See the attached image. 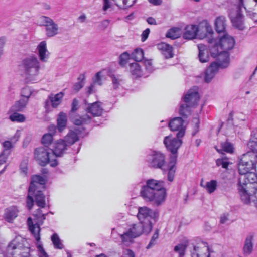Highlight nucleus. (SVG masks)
<instances>
[{
  "label": "nucleus",
  "instance_id": "1",
  "mask_svg": "<svg viewBox=\"0 0 257 257\" xmlns=\"http://www.w3.org/2000/svg\"><path fill=\"white\" fill-rule=\"evenodd\" d=\"M19 67L23 71L27 82L34 83L37 81L40 69V63L36 56L31 55L25 57L21 61Z\"/></svg>",
  "mask_w": 257,
  "mask_h": 257
},
{
  "label": "nucleus",
  "instance_id": "2",
  "mask_svg": "<svg viewBox=\"0 0 257 257\" xmlns=\"http://www.w3.org/2000/svg\"><path fill=\"white\" fill-rule=\"evenodd\" d=\"M199 100L197 88L194 87L190 89L181 102L179 109V114L184 118H187L191 114V108L197 103Z\"/></svg>",
  "mask_w": 257,
  "mask_h": 257
},
{
  "label": "nucleus",
  "instance_id": "3",
  "mask_svg": "<svg viewBox=\"0 0 257 257\" xmlns=\"http://www.w3.org/2000/svg\"><path fill=\"white\" fill-rule=\"evenodd\" d=\"M159 217L157 210H153L147 207H141L138 208L137 217L140 224L145 227L146 233H149L153 228V221L156 222Z\"/></svg>",
  "mask_w": 257,
  "mask_h": 257
},
{
  "label": "nucleus",
  "instance_id": "4",
  "mask_svg": "<svg viewBox=\"0 0 257 257\" xmlns=\"http://www.w3.org/2000/svg\"><path fill=\"white\" fill-rule=\"evenodd\" d=\"M46 183L45 178L40 175H34L32 177L30 185L33 184L35 191L33 195L36 204L40 208H44L46 206L45 196L43 193Z\"/></svg>",
  "mask_w": 257,
  "mask_h": 257
},
{
  "label": "nucleus",
  "instance_id": "5",
  "mask_svg": "<svg viewBox=\"0 0 257 257\" xmlns=\"http://www.w3.org/2000/svg\"><path fill=\"white\" fill-rule=\"evenodd\" d=\"M234 44L235 40L234 38L225 34L220 38L219 43L215 44L211 48V55L214 58H218L220 55L226 53L228 57H229L227 51L232 49ZM228 60L229 61V57H228Z\"/></svg>",
  "mask_w": 257,
  "mask_h": 257
},
{
  "label": "nucleus",
  "instance_id": "6",
  "mask_svg": "<svg viewBox=\"0 0 257 257\" xmlns=\"http://www.w3.org/2000/svg\"><path fill=\"white\" fill-rule=\"evenodd\" d=\"M50 149L44 147L37 148L34 150V158L38 164L41 166H45L50 164L52 167H55L58 163L56 159L53 158V154Z\"/></svg>",
  "mask_w": 257,
  "mask_h": 257
},
{
  "label": "nucleus",
  "instance_id": "7",
  "mask_svg": "<svg viewBox=\"0 0 257 257\" xmlns=\"http://www.w3.org/2000/svg\"><path fill=\"white\" fill-rule=\"evenodd\" d=\"M229 66L228 55L225 53L219 56L216 61L212 62L206 69L204 76V80L209 83L214 78L218 72L219 68H226Z\"/></svg>",
  "mask_w": 257,
  "mask_h": 257
},
{
  "label": "nucleus",
  "instance_id": "8",
  "mask_svg": "<svg viewBox=\"0 0 257 257\" xmlns=\"http://www.w3.org/2000/svg\"><path fill=\"white\" fill-rule=\"evenodd\" d=\"M145 232V227L142 224H133L129 226L127 230L120 235L121 242L125 246H129L134 242V239L140 236Z\"/></svg>",
  "mask_w": 257,
  "mask_h": 257
},
{
  "label": "nucleus",
  "instance_id": "9",
  "mask_svg": "<svg viewBox=\"0 0 257 257\" xmlns=\"http://www.w3.org/2000/svg\"><path fill=\"white\" fill-rule=\"evenodd\" d=\"M257 163V155L254 152H248L241 156L238 163L239 174H245L249 170H254Z\"/></svg>",
  "mask_w": 257,
  "mask_h": 257
},
{
  "label": "nucleus",
  "instance_id": "10",
  "mask_svg": "<svg viewBox=\"0 0 257 257\" xmlns=\"http://www.w3.org/2000/svg\"><path fill=\"white\" fill-rule=\"evenodd\" d=\"M140 196L147 202H152L156 206L161 205L165 201L166 197L161 192H157L144 185L142 186Z\"/></svg>",
  "mask_w": 257,
  "mask_h": 257
},
{
  "label": "nucleus",
  "instance_id": "11",
  "mask_svg": "<svg viewBox=\"0 0 257 257\" xmlns=\"http://www.w3.org/2000/svg\"><path fill=\"white\" fill-rule=\"evenodd\" d=\"M47 214L48 213H42L41 209H38L34 214V216L38 220V222L35 224H33L31 218L29 217L28 218L27 224L29 226V230L38 242H39L41 239L40 234L41 228L40 227V225L38 224V223H40V224H42L43 221L45 219L46 215H47Z\"/></svg>",
  "mask_w": 257,
  "mask_h": 257
},
{
  "label": "nucleus",
  "instance_id": "12",
  "mask_svg": "<svg viewBox=\"0 0 257 257\" xmlns=\"http://www.w3.org/2000/svg\"><path fill=\"white\" fill-rule=\"evenodd\" d=\"M149 165L155 169H163L166 165V156L164 154L158 151H151L147 156Z\"/></svg>",
  "mask_w": 257,
  "mask_h": 257
},
{
  "label": "nucleus",
  "instance_id": "13",
  "mask_svg": "<svg viewBox=\"0 0 257 257\" xmlns=\"http://www.w3.org/2000/svg\"><path fill=\"white\" fill-rule=\"evenodd\" d=\"M242 178H239L238 181V191L240 194V198L242 201L245 204H248L250 203V200L253 199V196L256 198L255 193L257 191V188L247 186L246 183L242 184Z\"/></svg>",
  "mask_w": 257,
  "mask_h": 257
},
{
  "label": "nucleus",
  "instance_id": "14",
  "mask_svg": "<svg viewBox=\"0 0 257 257\" xmlns=\"http://www.w3.org/2000/svg\"><path fill=\"white\" fill-rule=\"evenodd\" d=\"M38 23L40 26L45 27L46 35L47 37H54L58 33V25L50 17L42 16L39 18Z\"/></svg>",
  "mask_w": 257,
  "mask_h": 257
},
{
  "label": "nucleus",
  "instance_id": "15",
  "mask_svg": "<svg viewBox=\"0 0 257 257\" xmlns=\"http://www.w3.org/2000/svg\"><path fill=\"white\" fill-rule=\"evenodd\" d=\"M182 138H175L172 135L166 136L163 140V143L167 150L172 153L170 156H176L177 159L178 150L182 144Z\"/></svg>",
  "mask_w": 257,
  "mask_h": 257
},
{
  "label": "nucleus",
  "instance_id": "16",
  "mask_svg": "<svg viewBox=\"0 0 257 257\" xmlns=\"http://www.w3.org/2000/svg\"><path fill=\"white\" fill-rule=\"evenodd\" d=\"M229 17L232 25L236 29L243 30L245 29L244 16L239 10H232L229 13Z\"/></svg>",
  "mask_w": 257,
  "mask_h": 257
},
{
  "label": "nucleus",
  "instance_id": "17",
  "mask_svg": "<svg viewBox=\"0 0 257 257\" xmlns=\"http://www.w3.org/2000/svg\"><path fill=\"white\" fill-rule=\"evenodd\" d=\"M168 126L171 131L177 132L176 137L183 138L185 135L186 126L184 125V121L180 117H177L171 119L168 123Z\"/></svg>",
  "mask_w": 257,
  "mask_h": 257
},
{
  "label": "nucleus",
  "instance_id": "18",
  "mask_svg": "<svg viewBox=\"0 0 257 257\" xmlns=\"http://www.w3.org/2000/svg\"><path fill=\"white\" fill-rule=\"evenodd\" d=\"M15 240H13L9 247H12L13 251L11 252L13 257H29L30 254V248L24 246L22 244L15 243Z\"/></svg>",
  "mask_w": 257,
  "mask_h": 257
},
{
  "label": "nucleus",
  "instance_id": "19",
  "mask_svg": "<svg viewBox=\"0 0 257 257\" xmlns=\"http://www.w3.org/2000/svg\"><path fill=\"white\" fill-rule=\"evenodd\" d=\"M64 95V94L62 92L56 94L51 93L45 101V108L48 110L50 108V105L53 108H57L61 103Z\"/></svg>",
  "mask_w": 257,
  "mask_h": 257
},
{
  "label": "nucleus",
  "instance_id": "20",
  "mask_svg": "<svg viewBox=\"0 0 257 257\" xmlns=\"http://www.w3.org/2000/svg\"><path fill=\"white\" fill-rule=\"evenodd\" d=\"M145 186L153 189L157 193L161 191L163 195L166 197V190L164 188V182L163 181L153 179H148L146 181V184Z\"/></svg>",
  "mask_w": 257,
  "mask_h": 257
},
{
  "label": "nucleus",
  "instance_id": "21",
  "mask_svg": "<svg viewBox=\"0 0 257 257\" xmlns=\"http://www.w3.org/2000/svg\"><path fill=\"white\" fill-rule=\"evenodd\" d=\"M20 137V133L17 130L15 135L10 138L9 140L5 141L2 144L4 149L3 152L4 154H11V149L14 148L15 144L19 140Z\"/></svg>",
  "mask_w": 257,
  "mask_h": 257
},
{
  "label": "nucleus",
  "instance_id": "22",
  "mask_svg": "<svg viewBox=\"0 0 257 257\" xmlns=\"http://www.w3.org/2000/svg\"><path fill=\"white\" fill-rule=\"evenodd\" d=\"M67 147V144L64 140L60 139L57 141L54 144L53 149H51V152L53 154V158L56 159V157H61L64 154Z\"/></svg>",
  "mask_w": 257,
  "mask_h": 257
},
{
  "label": "nucleus",
  "instance_id": "23",
  "mask_svg": "<svg viewBox=\"0 0 257 257\" xmlns=\"http://www.w3.org/2000/svg\"><path fill=\"white\" fill-rule=\"evenodd\" d=\"M37 50L38 53L39 61L47 62L50 56V52L47 48L46 41H43L41 42L37 46Z\"/></svg>",
  "mask_w": 257,
  "mask_h": 257
},
{
  "label": "nucleus",
  "instance_id": "24",
  "mask_svg": "<svg viewBox=\"0 0 257 257\" xmlns=\"http://www.w3.org/2000/svg\"><path fill=\"white\" fill-rule=\"evenodd\" d=\"M254 235L250 233L246 237L243 247V254L245 256L250 255L253 249V240Z\"/></svg>",
  "mask_w": 257,
  "mask_h": 257
},
{
  "label": "nucleus",
  "instance_id": "25",
  "mask_svg": "<svg viewBox=\"0 0 257 257\" xmlns=\"http://www.w3.org/2000/svg\"><path fill=\"white\" fill-rule=\"evenodd\" d=\"M177 159L176 156H170L168 164L167 179L170 182L174 180L176 170Z\"/></svg>",
  "mask_w": 257,
  "mask_h": 257
},
{
  "label": "nucleus",
  "instance_id": "26",
  "mask_svg": "<svg viewBox=\"0 0 257 257\" xmlns=\"http://www.w3.org/2000/svg\"><path fill=\"white\" fill-rule=\"evenodd\" d=\"M241 176L239 178H242V184L246 183L247 186H251L253 183L257 182V175L252 172V170H249L248 172L245 174H240Z\"/></svg>",
  "mask_w": 257,
  "mask_h": 257
},
{
  "label": "nucleus",
  "instance_id": "27",
  "mask_svg": "<svg viewBox=\"0 0 257 257\" xmlns=\"http://www.w3.org/2000/svg\"><path fill=\"white\" fill-rule=\"evenodd\" d=\"M80 131L78 129H74V130H70L67 135L65 136L63 140L67 144V146L71 145L79 140V134Z\"/></svg>",
  "mask_w": 257,
  "mask_h": 257
},
{
  "label": "nucleus",
  "instance_id": "28",
  "mask_svg": "<svg viewBox=\"0 0 257 257\" xmlns=\"http://www.w3.org/2000/svg\"><path fill=\"white\" fill-rule=\"evenodd\" d=\"M209 248L206 246L202 247L194 246L193 250L191 252V257H209Z\"/></svg>",
  "mask_w": 257,
  "mask_h": 257
},
{
  "label": "nucleus",
  "instance_id": "29",
  "mask_svg": "<svg viewBox=\"0 0 257 257\" xmlns=\"http://www.w3.org/2000/svg\"><path fill=\"white\" fill-rule=\"evenodd\" d=\"M198 31V28L196 25H188L186 27L183 37L185 39H192L195 38Z\"/></svg>",
  "mask_w": 257,
  "mask_h": 257
},
{
  "label": "nucleus",
  "instance_id": "30",
  "mask_svg": "<svg viewBox=\"0 0 257 257\" xmlns=\"http://www.w3.org/2000/svg\"><path fill=\"white\" fill-rule=\"evenodd\" d=\"M158 49L162 51V54L166 59L173 57V48L171 46L165 43H161L157 45Z\"/></svg>",
  "mask_w": 257,
  "mask_h": 257
},
{
  "label": "nucleus",
  "instance_id": "31",
  "mask_svg": "<svg viewBox=\"0 0 257 257\" xmlns=\"http://www.w3.org/2000/svg\"><path fill=\"white\" fill-rule=\"evenodd\" d=\"M199 53L198 58L199 61L201 63H205L208 61L209 56L208 55V51L207 47L202 44H199L197 45Z\"/></svg>",
  "mask_w": 257,
  "mask_h": 257
},
{
  "label": "nucleus",
  "instance_id": "32",
  "mask_svg": "<svg viewBox=\"0 0 257 257\" xmlns=\"http://www.w3.org/2000/svg\"><path fill=\"white\" fill-rule=\"evenodd\" d=\"M101 103L98 102H94L87 108V112L92 114L93 116H100L103 111Z\"/></svg>",
  "mask_w": 257,
  "mask_h": 257
},
{
  "label": "nucleus",
  "instance_id": "33",
  "mask_svg": "<svg viewBox=\"0 0 257 257\" xmlns=\"http://www.w3.org/2000/svg\"><path fill=\"white\" fill-rule=\"evenodd\" d=\"M19 210L16 206H12L5 210V219L8 222L12 221L18 216Z\"/></svg>",
  "mask_w": 257,
  "mask_h": 257
},
{
  "label": "nucleus",
  "instance_id": "34",
  "mask_svg": "<svg viewBox=\"0 0 257 257\" xmlns=\"http://www.w3.org/2000/svg\"><path fill=\"white\" fill-rule=\"evenodd\" d=\"M28 102L27 98H21L15 102V104L11 107L9 111L22 112L26 108Z\"/></svg>",
  "mask_w": 257,
  "mask_h": 257
},
{
  "label": "nucleus",
  "instance_id": "35",
  "mask_svg": "<svg viewBox=\"0 0 257 257\" xmlns=\"http://www.w3.org/2000/svg\"><path fill=\"white\" fill-rule=\"evenodd\" d=\"M215 29L217 33L224 32L226 28V19L223 16L218 17L216 19Z\"/></svg>",
  "mask_w": 257,
  "mask_h": 257
},
{
  "label": "nucleus",
  "instance_id": "36",
  "mask_svg": "<svg viewBox=\"0 0 257 257\" xmlns=\"http://www.w3.org/2000/svg\"><path fill=\"white\" fill-rule=\"evenodd\" d=\"M57 128L59 132H62L64 129L66 127L67 117V114L63 112H61L57 118Z\"/></svg>",
  "mask_w": 257,
  "mask_h": 257
},
{
  "label": "nucleus",
  "instance_id": "37",
  "mask_svg": "<svg viewBox=\"0 0 257 257\" xmlns=\"http://www.w3.org/2000/svg\"><path fill=\"white\" fill-rule=\"evenodd\" d=\"M91 117L87 114L77 116L73 119V123L76 125L87 124L91 122Z\"/></svg>",
  "mask_w": 257,
  "mask_h": 257
},
{
  "label": "nucleus",
  "instance_id": "38",
  "mask_svg": "<svg viewBox=\"0 0 257 257\" xmlns=\"http://www.w3.org/2000/svg\"><path fill=\"white\" fill-rule=\"evenodd\" d=\"M34 188H35L33 184L32 185H30L28 190V194L26 200L27 207L29 210L32 209L34 205V200L33 195L35 194Z\"/></svg>",
  "mask_w": 257,
  "mask_h": 257
},
{
  "label": "nucleus",
  "instance_id": "39",
  "mask_svg": "<svg viewBox=\"0 0 257 257\" xmlns=\"http://www.w3.org/2000/svg\"><path fill=\"white\" fill-rule=\"evenodd\" d=\"M220 149H218L217 146L215 147V148L219 153H222V151L227 153H232L233 151V145L227 141L224 142H221L220 143Z\"/></svg>",
  "mask_w": 257,
  "mask_h": 257
},
{
  "label": "nucleus",
  "instance_id": "40",
  "mask_svg": "<svg viewBox=\"0 0 257 257\" xmlns=\"http://www.w3.org/2000/svg\"><path fill=\"white\" fill-rule=\"evenodd\" d=\"M130 71L131 74L136 77H141L142 75V71L140 65L137 62L130 64Z\"/></svg>",
  "mask_w": 257,
  "mask_h": 257
},
{
  "label": "nucleus",
  "instance_id": "41",
  "mask_svg": "<svg viewBox=\"0 0 257 257\" xmlns=\"http://www.w3.org/2000/svg\"><path fill=\"white\" fill-rule=\"evenodd\" d=\"M12 113L9 115V119L12 122H23L26 120L24 115L18 113V111H9Z\"/></svg>",
  "mask_w": 257,
  "mask_h": 257
},
{
  "label": "nucleus",
  "instance_id": "42",
  "mask_svg": "<svg viewBox=\"0 0 257 257\" xmlns=\"http://www.w3.org/2000/svg\"><path fill=\"white\" fill-rule=\"evenodd\" d=\"M110 77L111 79L112 87L114 89H117L123 81L122 77L120 75L111 74Z\"/></svg>",
  "mask_w": 257,
  "mask_h": 257
},
{
  "label": "nucleus",
  "instance_id": "43",
  "mask_svg": "<svg viewBox=\"0 0 257 257\" xmlns=\"http://www.w3.org/2000/svg\"><path fill=\"white\" fill-rule=\"evenodd\" d=\"M188 245V242L178 244L174 247V250L179 254V257H183Z\"/></svg>",
  "mask_w": 257,
  "mask_h": 257
},
{
  "label": "nucleus",
  "instance_id": "44",
  "mask_svg": "<svg viewBox=\"0 0 257 257\" xmlns=\"http://www.w3.org/2000/svg\"><path fill=\"white\" fill-rule=\"evenodd\" d=\"M51 239L55 248L62 249L64 248V245L57 233H54L51 236Z\"/></svg>",
  "mask_w": 257,
  "mask_h": 257
},
{
  "label": "nucleus",
  "instance_id": "45",
  "mask_svg": "<svg viewBox=\"0 0 257 257\" xmlns=\"http://www.w3.org/2000/svg\"><path fill=\"white\" fill-rule=\"evenodd\" d=\"M137 0H120L122 2V4L120 3L117 2L115 3L116 5L119 7V8L126 10L131 8L137 2Z\"/></svg>",
  "mask_w": 257,
  "mask_h": 257
},
{
  "label": "nucleus",
  "instance_id": "46",
  "mask_svg": "<svg viewBox=\"0 0 257 257\" xmlns=\"http://www.w3.org/2000/svg\"><path fill=\"white\" fill-rule=\"evenodd\" d=\"M132 57L136 61H140L144 58V52L141 48H137L132 54Z\"/></svg>",
  "mask_w": 257,
  "mask_h": 257
},
{
  "label": "nucleus",
  "instance_id": "47",
  "mask_svg": "<svg viewBox=\"0 0 257 257\" xmlns=\"http://www.w3.org/2000/svg\"><path fill=\"white\" fill-rule=\"evenodd\" d=\"M217 186V182L215 180H212L206 183L205 188L207 192L211 194L216 190Z\"/></svg>",
  "mask_w": 257,
  "mask_h": 257
},
{
  "label": "nucleus",
  "instance_id": "48",
  "mask_svg": "<svg viewBox=\"0 0 257 257\" xmlns=\"http://www.w3.org/2000/svg\"><path fill=\"white\" fill-rule=\"evenodd\" d=\"M166 36L173 40L179 38L180 36L179 29L177 28L170 29L166 33Z\"/></svg>",
  "mask_w": 257,
  "mask_h": 257
},
{
  "label": "nucleus",
  "instance_id": "49",
  "mask_svg": "<svg viewBox=\"0 0 257 257\" xmlns=\"http://www.w3.org/2000/svg\"><path fill=\"white\" fill-rule=\"evenodd\" d=\"M53 141V135L51 133H47L44 134L42 138V143L47 147L49 146Z\"/></svg>",
  "mask_w": 257,
  "mask_h": 257
},
{
  "label": "nucleus",
  "instance_id": "50",
  "mask_svg": "<svg viewBox=\"0 0 257 257\" xmlns=\"http://www.w3.org/2000/svg\"><path fill=\"white\" fill-rule=\"evenodd\" d=\"M248 146L251 150V152H257V132L254 133V137L248 142Z\"/></svg>",
  "mask_w": 257,
  "mask_h": 257
},
{
  "label": "nucleus",
  "instance_id": "51",
  "mask_svg": "<svg viewBox=\"0 0 257 257\" xmlns=\"http://www.w3.org/2000/svg\"><path fill=\"white\" fill-rule=\"evenodd\" d=\"M130 58L129 53L125 52L121 54L119 56V63L121 66H124Z\"/></svg>",
  "mask_w": 257,
  "mask_h": 257
},
{
  "label": "nucleus",
  "instance_id": "52",
  "mask_svg": "<svg viewBox=\"0 0 257 257\" xmlns=\"http://www.w3.org/2000/svg\"><path fill=\"white\" fill-rule=\"evenodd\" d=\"M32 94V91L28 87H24L21 91L22 98H27L28 101L29 98Z\"/></svg>",
  "mask_w": 257,
  "mask_h": 257
},
{
  "label": "nucleus",
  "instance_id": "53",
  "mask_svg": "<svg viewBox=\"0 0 257 257\" xmlns=\"http://www.w3.org/2000/svg\"><path fill=\"white\" fill-rule=\"evenodd\" d=\"M144 63L145 66V68L148 72L151 73L154 70V66L152 65V62L151 59L144 60Z\"/></svg>",
  "mask_w": 257,
  "mask_h": 257
},
{
  "label": "nucleus",
  "instance_id": "54",
  "mask_svg": "<svg viewBox=\"0 0 257 257\" xmlns=\"http://www.w3.org/2000/svg\"><path fill=\"white\" fill-rule=\"evenodd\" d=\"M37 249L38 251V256L39 257H49L48 254L45 251L42 245L40 243H38Z\"/></svg>",
  "mask_w": 257,
  "mask_h": 257
},
{
  "label": "nucleus",
  "instance_id": "55",
  "mask_svg": "<svg viewBox=\"0 0 257 257\" xmlns=\"http://www.w3.org/2000/svg\"><path fill=\"white\" fill-rule=\"evenodd\" d=\"M101 72L99 71L95 75L94 78L93 79V84H98L99 85H102V81H101Z\"/></svg>",
  "mask_w": 257,
  "mask_h": 257
},
{
  "label": "nucleus",
  "instance_id": "56",
  "mask_svg": "<svg viewBox=\"0 0 257 257\" xmlns=\"http://www.w3.org/2000/svg\"><path fill=\"white\" fill-rule=\"evenodd\" d=\"M79 108V102L78 100L75 98L73 100L72 104H71V110L72 112H75Z\"/></svg>",
  "mask_w": 257,
  "mask_h": 257
},
{
  "label": "nucleus",
  "instance_id": "57",
  "mask_svg": "<svg viewBox=\"0 0 257 257\" xmlns=\"http://www.w3.org/2000/svg\"><path fill=\"white\" fill-rule=\"evenodd\" d=\"M10 155V154H4V152H2L0 154V165L5 163Z\"/></svg>",
  "mask_w": 257,
  "mask_h": 257
},
{
  "label": "nucleus",
  "instance_id": "58",
  "mask_svg": "<svg viewBox=\"0 0 257 257\" xmlns=\"http://www.w3.org/2000/svg\"><path fill=\"white\" fill-rule=\"evenodd\" d=\"M150 30L149 28L145 29L141 35V39L142 42H144L148 38Z\"/></svg>",
  "mask_w": 257,
  "mask_h": 257
},
{
  "label": "nucleus",
  "instance_id": "59",
  "mask_svg": "<svg viewBox=\"0 0 257 257\" xmlns=\"http://www.w3.org/2000/svg\"><path fill=\"white\" fill-rule=\"evenodd\" d=\"M6 42V38L5 37H0V55H2L3 53V48Z\"/></svg>",
  "mask_w": 257,
  "mask_h": 257
},
{
  "label": "nucleus",
  "instance_id": "60",
  "mask_svg": "<svg viewBox=\"0 0 257 257\" xmlns=\"http://www.w3.org/2000/svg\"><path fill=\"white\" fill-rule=\"evenodd\" d=\"M83 87V83L82 81H79L76 83L74 85V89L78 91Z\"/></svg>",
  "mask_w": 257,
  "mask_h": 257
},
{
  "label": "nucleus",
  "instance_id": "61",
  "mask_svg": "<svg viewBox=\"0 0 257 257\" xmlns=\"http://www.w3.org/2000/svg\"><path fill=\"white\" fill-rule=\"evenodd\" d=\"M148 1L154 6H160L163 2V0H148Z\"/></svg>",
  "mask_w": 257,
  "mask_h": 257
},
{
  "label": "nucleus",
  "instance_id": "62",
  "mask_svg": "<svg viewBox=\"0 0 257 257\" xmlns=\"http://www.w3.org/2000/svg\"><path fill=\"white\" fill-rule=\"evenodd\" d=\"M124 255L125 257H135V254L134 251L129 249H127L125 250Z\"/></svg>",
  "mask_w": 257,
  "mask_h": 257
},
{
  "label": "nucleus",
  "instance_id": "63",
  "mask_svg": "<svg viewBox=\"0 0 257 257\" xmlns=\"http://www.w3.org/2000/svg\"><path fill=\"white\" fill-rule=\"evenodd\" d=\"M109 22V20H105L101 22L100 27L104 29L108 26Z\"/></svg>",
  "mask_w": 257,
  "mask_h": 257
},
{
  "label": "nucleus",
  "instance_id": "64",
  "mask_svg": "<svg viewBox=\"0 0 257 257\" xmlns=\"http://www.w3.org/2000/svg\"><path fill=\"white\" fill-rule=\"evenodd\" d=\"M250 18L255 22L257 23V12H250L249 13Z\"/></svg>",
  "mask_w": 257,
  "mask_h": 257
}]
</instances>
